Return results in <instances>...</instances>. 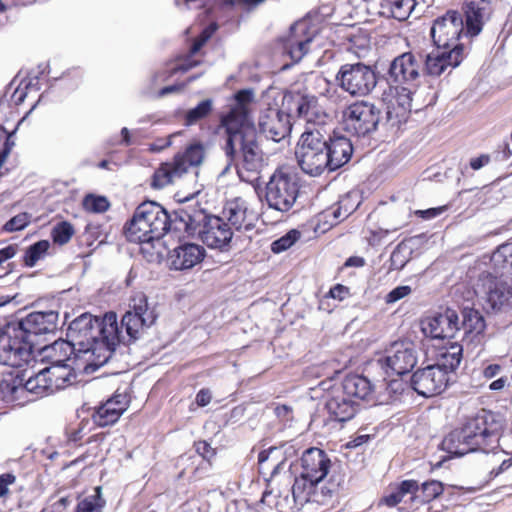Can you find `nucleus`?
<instances>
[{
	"instance_id": "2",
	"label": "nucleus",
	"mask_w": 512,
	"mask_h": 512,
	"mask_svg": "<svg viewBox=\"0 0 512 512\" xmlns=\"http://www.w3.org/2000/svg\"><path fill=\"white\" fill-rule=\"evenodd\" d=\"M253 101L251 90H241L235 96L230 109L220 119L226 141L223 147L227 158L226 173L232 166L239 178L253 183L264 167L263 152L257 141V131L250 118L249 106Z\"/></svg>"
},
{
	"instance_id": "23",
	"label": "nucleus",
	"mask_w": 512,
	"mask_h": 512,
	"mask_svg": "<svg viewBox=\"0 0 512 512\" xmlns=\"http://www.w3.org/2000/svg\"><path fill=\"white\" fill-rule=\"evenodd\" d=\"M44 351L46 355L51 358L53 364L51 367H60L70 372L68 367L73 365V369L83 371L85 365L84 360H75V354L78 353V346L74 344L71 339L68 341L56 340L51 346L46 347Z\"/></svg>"
},
{
	"instance_id": "6",
	"label": "nucleus",
	"mask_w": 512,
	"mask_h": 512,
	"mask_svg": "<svg viewBox=\"0 0 512 512\" xmlns=\"http://www.w3.org/2000/svg\"><path fill=\"white\" fill-rule=\"evenodd\" d=\"M174 216L158 203L146 201L135 210L132 219L125 226V235L130 242L150 243L161 239L173 225Z\"/></svg>"
},
{
	"instance_id": "50",
	"label": "nucleus",
	"mask_w": 512,
	"mask_h": 512,
	"mask_svg": "<svg viewBox=\"0 0 512 512\" xmlns=\"http://www.w3.org/2000/svg\"><path fill=\"white\" fill-rule=\"evenodd\" d=\"M83 206L87 211L102 213L109 208V202L103 196L87 195L83 200Z\"/></svg>"
},
{
	"instance_id": "13",
	"label": "nucleus",
	"mask_w": 512,
	"mask_h": 512,
	"mask_svg": "<svg viewBox=\"0 0 512 512\" xmlns=\"http://www.w3.org/2000/svg\"><path fill=\"white\" fill-rule=\"evenodd\" d=\"M71 372L60 367H46L34 376L24 377V390L30 402L63 389L70 383Z\"/></svg>"
},
{
	"instance_id": "55",
	"label": "nucleus",
	"mask_w": 512,
	"mask_h": 512,
	"mask_svg": "<svg viewBox=\"0 0 512 512\" xmlns=\"http://www.w3.org/2000/svg\"><path fill=\"white\" fill-rule=\"evenodd\" d=\"M407 224V219H398L395 223L390 225L389 227H381L377 231L372 233L373 237H377L378 240L386 237L389 233L396 232Z\"/></svg>"
},
{
	"instance_id": "27",
	"label": "nucleus",
	"mask_w": 512,
	"mask_h": 512,
	"mask_svg": "<svg viewBox=\"0 0 512 512\" xmlns=\"http://www.w3.org/2000/svg\"><path fill=\"white\" fill-rule=\"evenodd\" d=\"M129 399L126 394L116 393L100 405L93 414V421L101 427L114 424L127 410Z\"/></svg>"
},
{
	"instance_id": "61",
	"label": "nucleus",
	"mask_w": 512,
	"mask_h": 512,
	"mask_svg": "<svg viewBox=\"0 0 512 512\" xmlns=\"http://www.w3.org/2000/svg\"><path fill=\"white\" fill-rule=\"evenodd\" d=\"M329 294L334 299L342 300L348 294V289L340 284H337L330 289Z\"/></svg>"
},
{
	"instance_id": "51",
	"label": "nucleus",
	"mask_w": 512,
	"mask_h": 512,
	"mask_svg": "<svg viewBox=\"0 0 512 512\" xmlns=\"http://www.w3.org/2000/svg\"><path fill=\"white\" fill-rule=\"evenodd\" d=\"M359 204L358 194L356 192H349L341 197L336 205L341 208L344 216L348 217L358 208Z\"/></svg>"
},
{
	"instance_id": "10",
	"label": "nucleus",
	"mask_w": 512,
	"mask_h": 512,
	"mask_svg": "<svg viewBox=\"0 0 512 512\" xmlns=\"http://www.w3.org/2000/svg\"><path fill=\"white\" fill-rule=\"evenodd\" d=\"M380 120V110L371 102L358 101L349 105L342 115V128L355 136H365L375 131Z\"/></svg>"
},
{
	"instance_id": "8",
	"label": "nucleus",
	"mask_w": 512,
	"mask_h": 512,
	"mask_svg": "<svg viewBox=\"0 0 512 512\" xmlns=\"http://www.w3.org/2000/svg\"><path fill=\"white\" fill-rule=\"evenodd\" d=\"M300 186L296 174L284 169L276 170L265 187V201L270 209L282 214L289 212L299 196Z\"/></svg>"
},
{
	"instance_id": "47",
	"label": "nucleus",
	"mask_w": 512,
	"mask_h": 512,
	"mask_svg": "<svg viewBox=\"0 0 512 512\" xmlns=\"http://www.w3.org/2000/svg\"><path fill=\"white\" fill-rule=\"evenodd\" d=\"M73 226L66 221L60 222L52 230V237L55 243L60 245L66 244L74 235Z\"/></svg>"
},
{
	"instance_id": "1",
	"label": "nucleus",
	"mask_w": 512,
	"mask_h": 512,
	"mask_svg": "<svg viewBox=\"0 0 512 512\" xmlns=\"http://www.w3.org/2000/svg\"><path fill=\"white\" fill-rule=\"evenodd\" d=\"M158 316L156 306L149 303L145 294L134 295L129 309L121 319L127 341L141 338L156 323ZM67 337L78 346L75 360H84L83 371L86 373L94 372L104 365L116 346L126 341V337L119 330L114 312L106 313L102 319L83 313L69 324Z\"/></svg>"
},
{
	"instance_id": "49",
	"label": "nucleus",
	"mask_w": 512,
	"mask_h": 512,
	"mask_svg": "<svg viewBox=\"0 0 512 512\" xmlns=\"http://www.w3.org/2000/svg\"><path fill=\"white\" fill-rule=\"evenodd\" d=\"M30 221L31 215L29 213H19L4 224L3 231L11 233L23 230L29 225Z\"/></svg>"
},
{
	"instance_id": "39",
	"label": "nucleus",
	"mask_w": 512,
	"mask_h": 512,
	"mask_svg": "<svg viewBox=\"0 0 512 512\" xmlns=\"http://www.w3.org/2000/svg\"><path fill=\"white\" fill-rule=\"evenodd\" d=\"M183 176V173L178 171L177 165L172 161L171 163L162 164L153 175L152 186L156 189H162L172 183L176 179Z\"/></svg>"
},
{
	"instance_id": "44",
	"label": "nucleus",
	"mask_w": 512,
	"mask_h": 512,
	"mask_svg": "<svg viewBox=\"0 0 512 512\" xmlns=\"http://www.w3.org/2000/svg\"><path fill=\"white\" fill-rule=\"evenodd\" d=\"M410 242L411 241H402L396 246L390 257L392 269L401 270L410 260L412 253Z\"/></svg>"
},
{
	"instance_id": "14",
	"label": "nucleus",
	"mask_w": 512,
	"mask_h": 512,
	"mask_svg": "<svg viewBox=\"0 0 512 512\" xmlns=\"http://www.w3.org/2000/svg\"><path fill=\"white\" fill-rule=\"evenodd\" d=\"M336 80L339 86L352 96H365L376 86L373 69L363 63L344 64L340 67Z\"/></svg>"
},
{
	"instance_id": "20",
	"label": "nucleus",
	"mask_w": 512,
	"mask_h": 512,
	"mask_svg": "<svg viewBox=\"0 0 512 512\" xmlns=\"http://www.w3.org/2000/svg\"><path fill=\"white\" fill-rule=\"evenodd\" d=\"M459 317L455 310L447 308L441 313L421 321L423 334L432 339L453 338L459 330Z\"/></svg>"
},
{
	"instance_id": "31",
	"label": "nucleus",
	"mask_w": 512,
	"mask_h": 512,
	"mask_svg": "<svg viewBox=\"0 0 512 512\" xmlns=\"http://www.w3.org/2000/svg\"><path fill=\"white\" fill-rule=\"evenodd\" d=\"M290 450H293L292 446H289L285 451L277 447H270L267 450L261 451L258 454L259 472L264 475L270 474L271 477H274L284 469L290 468L292 463H288L287 458L283 456Z\"/></svg>"
},
{
	"instance_id": "15",
	"label": "nucleus",
	"mask_w": 512,
	"mask_h": 512,
	"mask_svg": "<svg viewBox=\"0 0 512 512\" xmlns=\"http://www.w3.org/2000/svg\"><path fill=\"white\" fill-rule=\"evenodd\" d=\"M417 363V354L412 343L397 341L385 349L377 359V366L387 376H401L409 373Z\"/></svg>"
},
{
	"instance_id": "18",
	"label": "nucleus",
	"mask_w": 512,
	"mask_h": 512,
	"mask_svg": "<svg viewBox=\"0 0 512 512\" xmlns=\"http://www.w3.org/2000/svg\"><path fill=\"white\" fill-rule=\"evenodd\" d=\"M448 382V373L439 365L418 369L411 377V387L423 397H433L442 393Z\"/></svg>"
},
{
	"instance_id": "26",
	"label": "nucleus",
	"mask_w": 512,
	"mask_h": 512,
	"mask_svg": "<svg viewBox=\"0 0 512 512\" xmlns=\"http://www.w3.org/2000/svg\"><path fill=\"white\" fill-rule=\"evenodd\" d=\"M0 394L6 403L22 406L30 402L24 390V374L17 370L4 373L0 379Z\"/></svg>"
},
{
	"instance_id": "33",
	"label": "nucleus",
	"mask_w": 512,
	"mask_h": 512,
	"mask_svg": "<svg viewBox=\"0 0 512 512\" xmlns=\"http://www.w3.org/2000/svg\"><path fill=\"white\" fill-rule=\"evenodd\" d=\"M205 147L200 142H194L188 145L184 151L178 152L174 156V163L177 165L178 171L183 175L191 169L198 168L205 159Z\"/></svg>"
},
{
	"instance_id": "60",
	"label": "nucleus",
	"mask_w": 512,
	"mask_h": 512,
	"mask_svg": "<svg viewBox=\"0 0 512 512\" xmlns=\"http://www.w3.org/2000/svg\"><path fill=\"white\" fill-rule=\"evenodd\" d=\"M276 416L282 421H289L292 419V408L287 405H279L275 408Z\"/></svg>"
},
{
	"instance_id": "34",
	"label": "nucleus",
	"mask_w": 512,
	"mask_h": 512,
	"mask_svg": "<svg viewBox=\"0 0 512 512\" xmlns=\"http://www.w3.org/2000/svg\"><path fill=\"white\" fill-rule=\"evenodd\" d=\"M490 269L484 272H492L498 277L512 282V243L500 245L490 257Z\"/></svg>"
},
{
	"instance_id": "40",
	"label": "nucleus",
	"mask_w": 512,
	"mask_h": 512,
	"mask_svg": "<svg viewBox=\"0 0 512 512\" xmlns=\"http://www.w3.org/2000/svg\"><path fill=\"white\" fill-rule=\"evenodd\" d=\"M461 358L462 346L457 343H453L440 353V357L436 365H439L449 374V372L454 371L459 366Z\"/></svg>"
},
{
	"instance_id": "24",
	"label": "nucleus",
	"mask_w": 512,
	"mask_h": 512,
	"mask_svg": "<svg viewBox=\"0 0 512 512\" xmlns=\"http://www.w3.org/2000/svg\"><path fill=\"white\" fill-rule=\"evenodd\" d=\"M58 313L50 310L46 312H32L14 322L25 332L27 339L32 335L53 333L57 330Z\"/></svg>"
},
{
	"instance_id": "63",
	"label": "nucleus",
	"mask_w": 512,
	"mask_h": 512,
	"mask_svg": "<svg viewBox=\"0 0 512 512\" xmlns=\"http://www.w3.org/2000/svg\"><path fill=\"white\" fill-rule=\"evenodd\" d=\"M488 162H489V156L481 155L477 158L471 159L470 166L472 169L478 170V169L482 168L483 166H485L486 164H488Z\"/></svg>"
},
{
	"instance_id": "11",
	"label": "nucleus",
	"mask_w": 512,
	"mask_h": 512,
	"mask_svg": "<svg viewBox=\"0 0 512 512\" xmlns=\"http://www.w3.org/2000/svg\"><path fill=\"white\" fill-rule=\"evenodd\" d=\"M465 437L477 443L476 447L488 452L498 446L499 424L494 421V415L481 410L475 416L468 418L463 425Z\"/></svg>"
},
{
	"instance_id": "54",
	"label": "nucleus",
	"mask_w": 512,
	"mask_h": 512,
	"mask_svg": "<svg viewBox=\"0 0 512 512\" xmlns=\"http://www.w3.org/2000/svg\"><path fill=\"white\" fill-rule=\"evenodd\" d=\"M216 27L214 25H211L203 30L199 38H197L193 45L191 46L190 53L192 55L196 54L202 46L206 43V41L212 36V34L215 32Z\"/></svg>"
},
{
	"instance_id": "53",
	"label": "nucleus",
	"mask_w": 512,
	"mask_h": 512,
	"mask_svg": "<svg viewBox=\"0 0 512 512\" xmlns=\"http://www.w3.org/2000/svg\"><path fill=\"white\" fill-rule=\"evenodd\" d=\"M412 293V288L408 285L397 286L392 289L384 298L386 304H394L401 299L409 296Z\"/></svg>"
},
{
	"instance_id": "16",
	"label": "nucleus",
	"mask_w": 512,
	"mask_h": 512,
	"mask_svg": "<svg viewBox=\"0 0 512 512\" xmlns=\"http://www.w3.org/2000/svg\"><path fill=\"white\" fill-rule=\"evenodd\" d=\"M464 59V47L457 44L451 49L437 47L430 53L423 56V73L439 77L444 73H450L454 68L460 65Z\"/></svg>"
},
{
	"instance_id": "7",
	"label": "nucleus",
	"mask_w": 512,
	"mask_h": 512,
	"mask_svg": "<svg viewBox=\"0 0 512 512\" xmlns=\"http://www.w3.org/2000/svg\"><path fill=\"white\" fill-rule=\"evenodd\" d=\"M473 291L487 311L499 312L512 308V282L492 272L481 271L473 284Z\"/></svg>"
},
{
	"instance_id": "29",
	"label": "nucleus",
	"mask_w": 512,
	"mask_h": 512,
	"mask_svg": "<svg viewBox=\"0 0 512 512\" xmlns=\"http://www.w3.org/2000/svg\"><path fill=\"white\" fill-rule=\"evenodd\" d=\"M205 257V249L198 244L184 243L174 248L169 254L171 267L175 270L191 269Z\"/></svg>"
},
{
	"instance_id": "57",
	"label": "nucleus",
	"mask_w": 512,
	"mask_h": 512,
	"mask_svg": "<svg viewBox=\"0 0 512 512\" xmlns=\"http://www.w3.org/2000/svg\"><path fill=\"white\" fill-rule=\"evenodd\" d=\"M324 217L325 219L332 218L331 225L339 223L343 221L345 218H347L346 216H344L341 208H339L337 205H334L329 209L325 210Z\"/></svg>"
},
{
	"instance_id": "30",
	"label": "nucleus",
	"mask_w": 512,
	"mask_h": 512,
	"mask_svg": "<svg viewBox=\"0 0 512 512\" xmlns=\"http://www.w3.org/2000/svg\"><path fill=\"white\" fill-rule=\"evenodd\" d=\"M326 158L329 162L328 170L334 171L346 164L353 153L351 141L342 135L326 138Z\"/></svg>"
},
{
	"instance_id": "12",
	"label": "nucleus",
	"mask_w": 512,
	"mask_h": 512,
	"mask_svg": "<svg viewBox=\"0 0 512 512\" xmlns=\"http://www.w3.org/2000/svg\"><path fill=\"white\" fill-rule=\"evenodd\" d=\"M401 387L402 383L398 380H393L390 383L381 381L377 384H372L364 376L352 375L344 379L341 389L351 399L357 398L372 404H382L388 401V398L383 395V391L396 392Z\"/></svg>"
},
{
	"instance_id": "56",
	"label": "nucleus",
	"mask_w": 512,
	"mask_h": 512,
	"mask_svg": "<svg viewBox=\"0 0 512 512\" xmlns=\"http://www.w3.org/2000/svg\"><path fill=\"white\" fill-rule=\"evenodd\" d=\"M16 480L12 473H3L0 475V497H5L9 493V486Z\"/></svg>"
},
{
	"instance_id": "17",
	"label": "nucleus",
	"mask_w": 512,
	"mask_h": 512,
	"mask_svg": "<svg viewBox=\"0 0 512 512\" xmlns=\"http://www.w3.org/2000/svg\"><path fill=\"white\" fill-rule=\"evenodd\" d=\"M463 31L464 22L461 14L457 11H448L434 21L431 36L437 47L451 49L458 44L456 42Z\"/></svg>"
},
{
	"instance_id": "46",
	"label": "nucleus",
	"mask_w": 512,
	"mask_h": 512,
	"mask_svg": "<svg viewBox=\"0 0 512 512\" xmlns=\"http://www.w3.org/2000/svg\"><path fill=\"white\" fill-rule=\"evenodd\" d=\"M50 243L47 240H41L31 245L25 252L24 263L28 267H33L47 253Z\"/></svg>"
},
{
	"instance_id": "42",
	"label": "nucleus",
	"mask_w": 512,
	"mask_h": 512,
	"mask_svg": "<svg viewBox=\"0 0 512 512\" xmlns=\"http://www.w3.org/2000/svg\"><path fill=\"white\" fill-rule=\"evenodd\" d=\"M415 491H419L422 495L421 505L424 510H429L428 504L443 493V484L439 481L431 480L422 483L420 487L417 484Z\"/></svg>"
},
{
	"instance_id": "43",
	"label": "nucleus",
	"mask_w": 512,
	"mask_h": 512,
	"mask_svg": "<svg viewBox=\"0 0 512 512\" xmlns=\"http://www.w3.org/2000/svg\"><path fill=\"white\" fill-rule=\"evenodd\" d=\"M94 491L93 495H89L79 501L76 512H102L105 500L101 495V487L97 486Z\"/></svg>"
},
{
	"instance_id": "62",
	"label": "nucleus",
	"mask_w": 512,
	"mask_h": 512,
	"mask_svg": "<svg viewBox=\"0 0 512 512\" xmlns=\"http://www.w3.org/2000/svg\"><path fill=\"white\" fill-rule=\"evenodd\" d=\"M211 401V393L209 390L202 389L196 395V403L198 406L204 407Z\"/></svg>"
},
{
	"instance_id": "5",
	"label": "nucleus",
	"mask_w": 512,
	"mask_h": 512,
	"mask_svg": "<svg viewBox=\"0 0 512 512\" xmlns=\"http://www.w3.org/2000/svg\"><path fill=\"white\" fill-rule=\"evenodd\" d=\"M172 223L175 231L185 232L189 236L198 233L202 242L210 248H225L233 236L231 227L222 218L208 216L203 211L179 209L174 212Z\"/></svg>"
},
{
	"instance_id": "19",
	"label": "nucleus",
	"mask_w": 512,
	"mask_h": 512,
	"mask_svg": "<svg viewBox=\"0 0 512 512\" xmlns=\"http://www.w3.org/2000/svg\"><path fill=\"white\" fill-rule=\"evenodd\" d=\"M316 35V29L310 26L308 20H300L294 23L284 39V52L292 61L299 62L308 52V45Z\"/></svg>"
},
{
	"instance_id": "22",
	"label": "nucleus",
	"mask_w": 512,
	"mask_h": 512,
	"mask_svg": "<svg viewBox=\"0 0 512 512\" xmlns=\"http://www.w3.org/2000/svg\"><path fill=\"white\" fill-rule=\"evenodd\" d=\"M259 128L266 138L279 142L291 131L290 117L276 108H269L260 115Z\"/></svg>"
},
{
	"instance_id": "37",
	"label": "nucleus",
	"mask_w": 512,
	"mask_h": 512,
	"mask_svg": "<svg viewBox=\"0 0 512 512\" xmlns=\"http://www.w3.org/2000/svg\"><path fill=\"white\" fill-rule=\"evenodd\" d=\"M462 324L465 330L463 341L475 345L481 344L486 327L483 316L476 310H469L465 312Z\"/></svg>"
},
{
	"instance_id": "41",
	"label": "nucleus",
	"mask_w": 512,
	"mask_h": 512,
	"mask_svg": "<svg viewBox=\"0 0 512 512\" xmlns=\"http://www.w3.org/2000/svg\"><path fill=\"white\" fill-rule=\"evenodd\" d=\"M417 489V481L415 480H404L395 491L386 495L382 502L385 503L389 507H394L399 503L404 505V501L408 494L412 493Z\"/></svg>"
},
{
	"instance_id": "35",
	"label": "nucleus",
	"mask_w": 512,
	"mask_h": 512,
	"mask_svg": "<svg viewBox=\"0 0 512 512\" xmlns=\"http://www.w3.org/2000/svg\"><path fill=\"white\" fill-rule=\"evenodd\" d=\"M326 408L334 420L345 422L356 413V403L341 389L337 391L326 403Z\"/></svg>"
},
{
	"instance_id": "64",
	"label": "nucleus",
	"mask_w": 512,
	"mask_h": 512,
	"mask_svg": "<svg viewBox=\"0 0 512 512\" xmlns=\"http://www.w3.org/2000/svg\"><path fill=\"white\" fill-rule=\"evenodd\" d=\"M501 370V367L500 365L498 364H490L488 365L484 371H483V375L486 377V378H493L495 377Z\"/></svg>"
},
{
	"instance_id": "28",
	"label": "nucleus",
	"mask_w": 512,
	"mask_h": 512,
	"mask_svg": "<svg viewBox=\"0 0 512 512\" xmlns=\"http://www.w3.org/2000/svg\"><path fill=\"white\" fill-rule=\"evenodd\" d=\"M466 34L477 36L491 13L489 0H465L464 3Z\"/></svg>"
},
{
	"instance_id": "36",
	"label": "nucleus",
	"mask_w": 512,
	"mask_h": 512,
	"mask_svg": "<svg viewBox=\"0 0 512 512\" xmlns=\"http://www.w3.org/2000/svg\"><path fill=\"white\" fill-rule=\"evenodd\" d=\"M477 443L465 437L464 430L455 429L450 432L442 441L441 448L453 456H463L469 452L479 450Z\"/></svg>"
},
{
	"instance_id": "45",
	"label": "nucleus",
	"mask_w": 512,
	"mask_h": 512,
	"mask_svg": "<svg viewBox=\"0 0 512 512\" xmlns=\"http://www.w3.org/2000/svg\"><path fill=\"white\" fill-rule=\"evenodd\" d=\"M213 102L211 99L201 101L196 107L189 109L185 113V125L192 126L198 121L206 118L212 111Z\"/></svg>"
},
{
	"instance_id": "59",
	"label": "nucleus",
	"mask_w": 512,
	"mask_h": 512,
	"mask_svg": "<svg viewBox=\"0 0 512 512\" xmlns=\"http://www.w3.org/2000/svg\"><path fill=\"white\" fill-rule=\"evenodd\" d=\"M16 252H17L16 245H8V246L0 249V266L7 260L13 258L16 255Z\"/></svg>"
},
{
	"instance_id": "25",
	"label": "nucleus",
	"mask_w": 512,
	"mask_h": 512,
	"mask_svg": "<svg viewBox=\"0 0 512 512\" xmlns=\"http://www.w3.org/2000/svg\"><path fill=\"white\" fill-rule=\"evenodd\" d=\"M223 214L230 225L238 231L253 229L257 219L254 211L250 209L248 202L240 197L228 201Z\"/></svg>"
},
{
	"instance_id": "3",
	"label": "nucleus",
	"mask_w": 512,
	"mask_h": 512,
	"mask_svg": "<svg viewBox=\"0 0 512 512\" xmlns=\"http://www.w3.org/2000/svg\"><path fill=\"white\" fill-rule=\"evenodd\" d=\"M293 100L298 120L303 123L304 131L298 141L295 156L302 171L318 176L328 169L326 158V138L332 131V120L318 100L311 94L285 96Z\"/></svg>"
},
{
	"instance_id": "4",
	"label": "nucleus",
	"mask_w": 512,
	"mask_h": 512,
	"mask_svg": "<svg viewBox=\"0 0 512 512\" xmlns=\"http://www.w3.org/2000/svg\"><path fill=\"white\" fill-rule=\"evenodd\" d=\"M300 476L285 495H279L275 507L279 512H298L308 504L325 505L336 492L335 486L326 487L324 478L331 468L328 455L319 448L305 450L300 458Z\"/></svg>"
},
{
	"instance_id": "32",
	"label": "nucleus",
	"mask_w": 512,
	"mask_h": 512,
	"mask_svg": "<svg viewBox=\"0 0 512 512\" xmlns=\"http://www.w3.org/2000/svg\"><path fill=\"white\" fill-rule=\"evenodd\" d=\"M416 92L412 93L409 89L402 87L397 90V93L393 100L390 101V105L387 110V117L389 120H396L401 122L406 119L408 113L415 108L420 109L419 106L413 105L414 96Z\"/></svg>"
},
{
	"instance_id": "9",
	"label": "nucleus",
	"mask_w": 512,
	"mask_h": 512,
	"mask_svg": "<svg viewBox=\"0 0 512 512\" xmlns=\"http://www.w3.org/2000/svg\"><path fill=\"white\" fill-rule=\"evenodd\" d=\"M33 342L14 322L0 330V363L14 368L23 366L31 358Z\"/></svg>"
},
{
	"instance_id": "21",
	"label": "nucleus",
	"mask_w": 512,
	"mask_h": 512,
	"mask_svg": "<svg viewBox=\"0 0 512 512\" xmlns=\"http://www.w3.org/2000/svg\"><path fill=\"white\" fill-rule=\"evenodd\" d=\"M423 56L405 52L396 57L389 68L390 79L399 85L414 83L421 75Z\"/></svg>"
},
{
	"instance_id": "48",
	"label": "nucleus",
	"mask_w": 512,
	"mask_h": 512,
	"mask_svg": "<svg viewBox=\"0 0 512 512\" xmlns=\"http://www.w3.org/2000/svg\"><path fill=\"white\" fill-rule=\"evenodd\" d=\"M300 232L297 230H290L288 233H286L281 238L275 240L272 245L271 249L274 253H281L287 249H289L299 238H300Z\"/></svg>"
},
{
	"instance_id": "58",
	"label": "nucleus",
	"mask_w": 512,
	"mask_h": 512,
	"mask_svg": "<svg viewBox=\"0 0 512 512\" xmlns=\"http://www.w3.org/2000/svg\"><path fill=\"white\" fill-rule=\"evenodd\" d=\"M195 65H197L196 62H188V63H184L181 65L175 66L171 69L169 75H167V76L164 73L155 74L153 77V81L165 80L167 77L171 76L172 74L176 73L177 71L181 70L183 72H186L189 69H191L192 67H194Z\"/></svg>"
},
{
	"instance_id": "38",
	"label": "nucleus",
	"mask_w": 512,
	"mask_h": 512,
	"mask_svg": "<svg viewBox=\"0 0 512 512\" xmlns=\"http://www.w3.org/2000/svg\"><path fill=\"white\" fill-rule=\"evenodd\" d=\"M415 0H381L378 14L398 21L406 20L415 9Z\"/></svg>"
},
{
	"instance_id": "52",
	"label": "nucleus",
	"mask_w": 512,
	"mask_h": 512,
	"mask_svg": "<svg viewBox=\"0 0 512 512\" xmlns=\"http://www.w3.org/2000/svg\"><path fill=\"white\" fill-rule=\"evenodd\" d=\"M407 501H404V505L400 507L402 512H426L421 505L422 495L419 491H413L406 497Z\"/></svg>"
}]
</instances>
